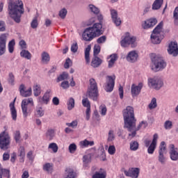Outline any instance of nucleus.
<instances>
[{
  "label": "nucleus",
  "instance_id": "f257e3e1",
  "mask_svg": "<svg viewBox=\"0 0 178 178\" xmlns=\"http://www.w3.org/2000/svg\"><path fill=\"white\" fill-rule=\"evenodd\" d=\"M8 13L10 17H12V19H13L16 23H20L22 15L24 13L23 1H22V0L10 1L8 3Z\"/></svg>",
  "mask_w": 178,
  "mask_h": 178
},
{
  "label": "nucleus",
  "instance_id": "f03ea898",
  "mask_svg": "<svg viewBox=\"0 0 178 178\" xmlns=\"http://www.w3.org/2000/svg\"><path fill=\"white\" fill-rule=\"evenodd\" d=\"M124 118V129H127L128 131L136 130V118L134 117V108L130 106H127L123 111Z\"/></svg>",
  "mask_w": 178,
  "mask_h": 178
},
{
  "label": "nucleus",
  "instance_id": "7ed1b4c3",
  "mask_svg": "<svg viewBox=\"0 0 178 178\" xmlns=\"http://www.w3.org/2000/svg\"><path fill=\"white\" fill-rule=\"evenodd\" d=\"M104 34L102 26L100 24H94L92 27L86 28L82 35L84 41H92L94 38Z\"/></svg>",
  "mask_w": 178,
  "mask_h": 178
},
{
  "label": "nucleus",
  "instance_id": "20e7f679",
  "mask_svg": "<svg viewBox=\"0 0 178 178\" xmlns=\"http://www.w3.org/2000/svg\"><path fill=\"white\" fill-rule=\"evenodd\" d=\"M152 60V70L153 72H161L166 67V62L163 60L162 57L157 56L155 54L151 55Z\"/></svg>",
  "mask_w": 178,
  "mask_h": 178
},
{
  "label": "nucleus",
  "instance_id": "39448f33",
  "mask_svg": "<svg viewBox=\"0 0 178 178\" xmlns=\"http://www.w3.org/2000/svg\"><path fill=\"white\" fill-rule=\"evenodd\" d=\"M90 86L88 88L87 96L92 101H97L98 99V86L97 85V81L95 79L92 78L90 79Z\"/></svg>",
  "mask_w": 178,
  "mask_h": 178
},
{
  "label": "nucleus",
  "instance_id": "423d86ee",
  "mask_svg": "<svg viewBox=\"0 0 178 178\" xmlns=\"http://www.w3.org/2000/svg\"><path fill=\"white\" fill-rule=\"evenodd\" d=\"M136 41V37L131 36L130 33L127 32L124 36H122V40L120 41L121 47L127 48V47L131 45V48H136L137 47V42Z\"/></svg>",
  "mask_w": 178,
  "mask_h": 178
},
{
  "label": "nucleus",
  "instance_id": "0eeeda50",
  "mask_svg": "<svg viewBox=\"0 0 178 178\" xmlns=\"http://www.w3.org/2000/svg\"><path fill=\"white\" fill-rule=\"evenodd\" d=\"M31 106H34L33 98L30 97L22 100L21 107L24 118H27L30 115Z\"/></svg>",
  "mask_w": 178,
  "mask_h": 178
},
{
  "label": "nucleus",
  "instance_id": "6e6552de",
  "mask_svg": "<svg viewBox=\"0 0 178 178\" xmlns=\"http://www.w3.org/2000/svg\"><path fill=\"white\" fill-rule=\"evenodd\" d=\"M9 145H10V136L8 132L4 131L0 134V148L6 151Z\"/></svg>",
  "mask_w": 178,
  "mask_h": 178
},
{
  "label": "nucleus",
  "instance_id": "1a4fd4ad",
  "mask_svg": "<svg viewBox=\"0 0 178 178\" xmlns=\"http://www.w3.org/2000/svg\"><path fill=\"white\" fill-rule=\"evenodd\" d=\"M163 27V22H160L156 28L153 30L151 35V41L152 44H161V38H159V35Z\"/></svg>",
  "mask_w": 178,
  "mask_h": 178
},
{
  "label": "nucleus",
  "instance_id": "9d476101",
  "mask_svg": "<svg viewBox=\"0 0 178 178\" xmlns=\"http://www.w3.org/2000/svg\"><path fill=\"white\" fill-rule=\"evenodd\" d=\"M148 83L154 90H161L163 87V81L160 78H150Z\"/></svg>",
  "mask_w": 178,
  "mask_h": 178
},
{
  "label": "nucleus",
  "instance_id": "9b49d317",
  "mask_svg": "<svg viewBox=\"0 0 178 178\" xmlns=\"http://www.w3.org/2000/svg\"><path fill=\"white\" fill-rule=\"evenodd\" d=\"M143 87H144V83L143 82H140L137 86L133 83L131 86V94L133 98L136 97H138L141 93V90H143Z\"/></svg>",
  "mask_w": 178,
  "mask_h": 178
},
{
  "label": "nucleus",
  "instance_id": "f8f14e48",
  "mask_svg": "<svg viewBox=\"0 0 178 178\" xmlns=\"http://www.w3.org/2000/svg\"><path fill=\"white\" fill-rule=\"evenodd\" d=\"M163 154H166V143L164 141H162L159 146V161H160L162 164L166 162V158Z\"/></svg>",
  "mask_w": 178,
  "mask_h": 178
},
{
  "label": "nucleus",
  "instance_id": "ddd939ff",
  "mask_svg": "<svg viewBox=\"0 0 178 178\" xmlns=\"http://www.w3.org/2000/svg\"><path fill=\"white\" fill-rule=\"evenodd\" d=\"M123 172L125 176H127L128 177L138 178V175H140V168H129L128 171L126 170H124Z\"/></svg>",
  "mask_w": 178,
  "mask_h": 178
},
{
  "label": "nucleus",
  "instance_id": "4468645a",
  "mask_svg": "<svg viewBox=\"0 0 178 178\" xmlns=\"http://www.w3.org/2000/svg\"><path fill=\"white\" fill-rule=\"evenodd\" d=\"M168 52L172 56H177L178 55V45L177 42H171L168 45Z\"/></svg>",
  "mask_w": 178,
  "mask_h": 178
},
{
  "label": "nucleus",
  "instance_id": "2eb2a0df",
  "mask_svg": "<svg viewBox=\"0 0 178 178\" xmlns=\"http://www.w3.org/2000/svg\"><path fill=\"white\" fill-rule=\"evenodd\" d=\"M111 19L113 20V22L115 26H119L120 24H122V19H120V17L118 15V11L115 9H111Z\"/></svg>",
  "mask_w": 178,
  "mask_h": 178
},
{
  "label": "nucleus",
  "instance_id": "dca6fc26",
  "mask_svg": "<svg viewBox=\"0 0 178 178\" xmlns=\"http://www.w3.org/2000/svg\"><path fill=\"white\" fill-rule=\"evenodd\" d=\"M108 80L106 81L104 90L106 91V92H112L115 87V78L108 76Z\"/></svg>",
  "mask_w": 178,
  "mask_h": 178
},
{
  "label": "nucleus",
  "instance_id": "f3484780",
  "mask_svg": "<svg viewBox=\"0 0 178 178\" xmlns=\"http://www.w3.org/2000/svg\"><path fill=\"white\" fill-rule=\"evenodd\" d=\"M19 92L22 97L27 98V97H31V95L33 94V89L31 87H29V89L26 90V86H24V84H21L19 86Z\"/></svg>",
  "mask_w": 178,
  "mask_h": 178
},
{
  "label": "nucleus",
  "instance_id": "a211bd4d",
  "mask_svg": "<svg viewBox=\"0 0 178 178\" xmlns=\"http://www.w3.org/2000/svg\"><path fill=\"white\" fill-rule=\"evenodd\" d=\"M6 35L3 34L0 36V56L6 52Z\"/></svg>",
  "mask_w": 178,
  "mask_h": 178
},
{
  "label": "nucleus",
  "instance_id": "6ab92c4d",
  "mask_svg": "<svg viewBox=\"0 0 178 178\" xmlns=\"http://www.w3.org/2000/svg\"><path fill=\"white\" fill-rule=\"evenodd\" d=\"M143 124H145L144 127H145L147 126V122L142 121L141 123L139 124L138 127H136V122H135V130L128 131L130 132L128 135L129 136L128 138L129 140H131V138H134V137H136V135L137 134V131H138V130L141 129Z\"/></svg>",
  "mask_w": 178,
  "mask_h": 178
},
{
  "label": "nucleus",
  "instance_id": "aec40b11",
  "mask_svg": "<svg viewBox=\"0 0 178 178\" xmlns=\"http://www.w3.org/2000/svg\"><path fill=\"white\" fill-rule=\"evenodd\" d=\"M143 124H145L144 127H145L147 126V122L142 121L141 123L139 124L138 127H136V122H135V130L128 131L130 132L128 135L129 136L128 138L129 140H131V138H134V137H136V135L137 134V131H138V130L141 129Z\"/></svg>",
  "mask_w": 178,
  "mask_h": 178
},
{
  "label": "nucleus",
  "instance_id": "412c9836",
  "mask_svg": "<svg viewBox=\"0 0 178 178\" xmlns=\"http://www.w3.org/2000/svg\"><path fill=\"white\" fill-rule=\"evenodd\" d=\"M138 58V54L136 51H131L129 53H128L126 59L127 62H129L130 63H134L135 62H137V58Z\"/></svg>",
  "mask_w": 178,
  "mask_h": 178
},
{
  "label": "nucleus",
  "instance_id": "4be33fe9",
  "mask_svg": "<svg viewBox=\"0 0 178 178\" xmlns=\"http://www.w3.org/2000/svg\"><path fill=\"white\" fill-rule=\"evenodd\" d=\"M51 94V90H47L45 93L44 94L43 97H38V102L40 104H48L49 102V97Z\"/></svg>",
  "mask_w": 178,
  "mask_h": 178
},
{
  "label": "nucleus",
  "instance_id": "5701e85b",
  "mask_svg": "<svg viewBox=\"0 0 178 178\" xmlns=\"http://www.w3.org/2000/svg\"><path fill=\"white\" fill-rule=\"evenodd\" d=\"M158 23V20L155 18H152L147 21H145L144 24H143V29L146 30L147 29H151V27H154L155 24Z\"/></svg>",
  "mask_w": 178,
  "mask_h": 178
},
{
  "label": "nucleus",
  "instance_id": "b1692460",
  "mask_svg": "<svg viewBox=\"0 0 178 178\" xmlns=\"http://www.w3.org/2000/svg\"><path fill=\"white\" fill-rule=\"evenodd\" d=\"M170 156L172 161H178V152L175 149V145H171V148L170 150Z\"/></svg>",
  "mask_w": 178,
  "mask_h": 178
},
{
  "label": "nucleus",
  "instance_id": "393cba45",
  "mask_svg": "<svg viewBox=\"0 0 178 178\" xmlns=\"http://www.w3.org/2000/svg\"><path fill=\"white\" fill-rule=\"evenodd\" d=\"M102 64V60H101V58H99L97 56H94L91 62V65L92 66V67H99Z\"/></svg>",
  "mask_w": 178,
  "mask_h": 178
},
{
  "label": "nucleus",
  "instance_id": "a878e982",
  "mask_svg": "<svg viewBox=\"0 0 178 178\" xmlns=\"http://www.w3.org/2000/svg\"><path fill=\"white\" fill-rule=\"evenodd\" d=\"M10 109L13 120H16L17 119V111L15 108V102L10 104Z\"/></svg>",
  "mask_w": 178,
  "mask_h": 178
},
{
  "label": "nucleus",
  "instance_id": "bb28decb",
  "mask_svg": "<svg viewBox=\"0 0 178 178\" xmlns=\"http://www.w3.org/2000/svg\"><path fill=\"white\" fill-rule=\"evenodd\" d=\"M33 90L34 97H40V95H41V86L38 83H34Z\"/></svg>",
  "mask_w": 178,
  "mask_h": 178
},
{
  "label": "nucleus",
  "instance_id": "cd10ccee",
  "mask_svg": "<svg viewBox=\"0 0 178 178\" xmlns=\"http://www.w3.org/2000/svg\"><path fill=\"white\" fill-rule=\"evenodd\" d=\"M10 178V170L6 168H0V178Z\"/></svg>",
  "mask_w": 178,
  "mask_h": 178
},
{
  "label": "nucleus",
  "instance_id": "c85d7f7f",
  "mask_svg": "<svg viewBox=\"0 0 178 178\" xmlns=\"http://www.w3.org/2000/svg\"><path fill=\"white\" fill-rule=\"evenodd\" d=\"M76 177V172L71 168H67L65 170V174L64 178H74Z\"/></svg>",
  "mask_w": 178,
  "mask_h": 178
},
{
  "label": "nucleus",
  "instance_id": "c756f323",
  "mask_svg": "<svg viewBox=\"0 0 178 178\" xmlns=\"http://www.w3.org/2000/svg\"><path fill=\"white\" fill-rule=\"evenodd\" d=\"M18 153H19V156H20V159H19L20 162H24V157L26 156V150L24 149V147L20 146Z\"/></svg>",
  "mask_w": 178,
  "mask_h": 178
},
{
  "label": "nucleus",
  "instance_id": "7c9ffc66",
  "mask_svg": "<svg viewBox=\"0 0 178 178\" xmlns=\"http://www.w3.org/2000/svg\"><path fill=\"white\" fill-rule=\"evenodd\" d=\"M51 60V57L49 56V54L47 52H42V62L44 65H47V63H49V60Z\"/></svg>",
  "mask_w": 178,
  "mask_h": 178
},
{
  "label": "nucleus",
  "instance_id": "2f4dec72",
  "mask_svg": "<svg viewBox=\"0 0 178 178\" xmlns=\"http://www.w3.org/2000/svg\"><path fill=\"white\" fill-rule=\"evenodd\" d=\"M111 60L108 61V67H113L115 62L118 60V54H113L110 56Z\"/></svg>",
  "mask_w": 178,
  "mask_h": 178
},
{
  "label": "nucleus",
  "instance_id": "473e14b6",
  "mask_svg": "<svg viewBox=\"0 0 178 178\" xmlns=\"http://www.w3.org/2000/svg\"><path fill=\"white\" fill-rule=\"evenodd\" d=\"M20 56H22V58L28 59V60L31 59V53H30L29 50L22 49V51L20 52Z\"/></svg>",
  "mask_w": 178,
  "mask_h": 178
},
{
  "label": "nucleus",
  "instance_id": "72a5a7b5",
  "mask_svg": "<svg viewBox=\"0 0 178 178\" xmlns=\"http://www.w3.org/2000/svg\"><path fill=\"white\" fill-rule=\"evenodd\" d=\"M162 3H163V0L154 1L152 5L153 10H158V9H161V6H162Z\"/></svg>",
  "mask_w": 178,
  "mask_h": 178
},
{
  "label": "nucleus",
  "instance_id": "f704fd0d",
  "mask_svg": "<svg viewBox=\"0 0 178 178\" xmlns=\"http://www.w3.org/2000/svg\"><path fill=\"white\" fill-rule=\"evenodd\" d=\"M80 145L83 148H86L88 146L92 147V145H94V141H88L87 139H85L84 140L80 142Z\"/></svg>",
  "mask_w": 178,
  "mask_h": 178
},
{
  "label": "nucleus",
  "instance_id": "c9c22d12",
  "mask_svg": "<svg viewBox=\"0 0 178 178\" xmlns=\"http://www.w3.org/2000/svg\"><path fill=\"white\" fill-rule=\"evenodd\" d=\"M7 81L10 86H15V74H13V72L8 73Z\"/></svg>",
  "mask_w": 178,
  "mask_h": 178
},
{
  "label": "nucleus",
  "instance_id": "e433bc0d",
  "mask_svg": "<svg viewBox=\"0 0 178 178\" xmlns=\"http://www.w3.org/2000/svg\"><path fill=\"white\" fill-rule=\"evenodd\" d=\"M90 51H91V45H88L85 49V59L86 63H90Z\"/></svg>",
  "mask_w": 178,
  "mask_h": 178
},
{
  "label": "nucleus",
  "instance_id": "4c0bfd02",
  "mask_svg": "<svg viewBox=\"0 0 178 178\" xmlns=\"http://www.w3.org/2000/svg\"><path fill=\"white\" fill-rule=\"evenodd\" d=\"M35 115L38 116V118H42V116L45 115V111L42 109V107H38L35 110Z\"/></svg>",
  "mask_w": 178,
  "mask_h": 178
},
{
  "label": "nucleus",
  "instance_id": "58836bf2",
  "mask_svg": "<svg viewBox=\"0 0 178 178\" xmlns=\"http://www.w3.org/2000/svg\"><path fill=\"white\" fill-rule=\"evenodd\" d=\"M129 145L131 151H137V149H138L139 144L138 142L136 140L131 141Z\"/></svg>",
  "mask_w": 178,
  "mask_h": 178
},
{
  "label": "nucleus",
  "instance_id": "ea45409f",
  "mask_svg": "<svg viewBox=\"0 0 178 178\" xmlns=\"http://www.w3.org/2000/svg\"><path fill=\"white\" fill-rule=\"evenodd\" d=\"M16 44V42H15V39H13L11 41L8 43V51L10 54H13V51H15V45Z\"/></svg>",
  "mask_w": 178,
  "mask_h": 178
},
{
  "label": "nucleus",
  "instance_id": "a19ab883",
  "mask_svg": "<svg viewBox=\"0 0 178 178\" xmlns=\"http://www.w3.org/2000/svg\"><path fill=\"white\" fill-rule=\"evenodd\" d=\"M67 105L68 111H72V109L74 108V99L73 97H71L68 99Z\"/></svg>",
  "mask_w": 178,
  "mask_h": 178
},
{
  "label": "nucleus",
  "instance_id": "79ce46f5",
  "mask_svg": "<svg viewBox=\"0 0 178 178\" xmlns=\"http://www.w3.org/2000/svg\"><path fill=\"white\" fill-rule=\"evenodd\" d=\"M156 148V144L152 143L147 148L148 154H149L150 155H152V154H154V152H155Z\"/></svg>",
  "mask_w": 178,
  "mask_h": 178
},
{
  "label": "nucleus",
  "instance_id": "37998d69",
  "mask_svg": "<svg viewBox=\"0 0 178 178\" xmlns=\"http://www.w3.org/2000/svg\"><path fill=\"white\" fill-rule=\"evenodd\" d=\"M92 178H106V172L104 171L102 172H96Z\"/></svg>",
  "mask_w": 178,
  "mask_h": 178
},
{
  "label": "nucleus",
  "instance_id": "c03bdc74",
  "mask_svg": "<svg viewBox=\"0 0 178 178\" xmlns=\"http://www.w3.org/2000/svg\"><path fill=\"white\" fill-rule=\"evenodd\" d=\"M174 23L175 26L178 25V7H176L173 12Z\"/></svg>",
  "mask_w": 178,
  "mask_h": 178
},
{
  "label": "nucleus",
  "instance_id": "a18cd8bd",
  "mask_svg": "<svg viewBox=\"0 0 178 178\" xmlns=\"http://www.w3.org/2000/svg\"><path fill=\"white\" fill-rule=\"evenodd\" d=\"M48 140H52L55 137V131L54 129H49L46 134Z\"/></svg>",
  "mask_w": 178,
  "mask_h": 178
},
{
  "label": "nucleus",
  "instance_id": "49530a36",
  "mask_svg": "<svg viewBox=\"0 0 178 178\" xmlns=\"http://www.w3.org/2000/svg\"><path fill=\"white\" fill-rule=\"evenodd\" d=\"M101 52V46L95 44L93 48V56H98V54Z\"/></svg>",
  "mask_w": 178,
  "mask_h": 178
},
{
  "label": "nucleus",
  "instance_id": "de8ad7c7",
  "mask_svg": "<svg viewBox=\"0 0 178 178\" xmlns=\"http://www.w3.org/2000/svg\"><path fill=\"white\" fill-rule=\"evenodd\" d=\"M148 106L149 109H155V108L158 106V104H156V98H152Z\"/></svg>",
  "mask_w": 178,
  "mask_h": 178
},
{
  "label": "nucleus",
  "instance_id": "09e8293b",
  "mask_svg": "<svg viewBox=\"0 0 178 178\" xmlns=\"http://www.w3.org/2000/svg\"><path fill=\"white\" fill-rule=\"evenodd\" d=\"M89 8H90V10H91V12H92V13H94L95 15H99V8H98L95 6H94L92 4H90L89 5Z\"/></svg>",
  "mask_w": 178,
  "mask_h": 178
},
{
  "label": "nucleus",
  "instance_id": "8fccbe9b",
  "mask_svg": "<svg viewBox=\"0 0 178 178\" xmlns=\"http://www.w3.org/2000/svg\"><path fill=\"white\" fill-rule=\"evenodd\" d=\"M49 149H52L53 152L56 154V152H58V149H59V147H58V145H56V143H52L49 145Z\"/></svg>",
  "mask_w": 178,
  "mask_h": 178
},
{
  "label": "nucleus",
  "instance_id": "3c124183",
  "mask_svg": "<svg viewBox=\"0 0 178 178\" xmlns=\"http://www.w3.org/2000/svg\"><path fill=\"white\" fill-rule=\"evenodd\" d=\"M69 77V74L67 72H63L57 79L58 81H63V80H67Z\"/></svg>",
  "mask_w": 178,
  "mask_h": 178
},
{
  "label": "nucleus",
  "instance_id": "603ef678",
  "mask_svg": "<svg viewBox=\"0 0 178 178\" xmlns=\"http://www.w3.org/2000/svg\"><path fill=\"white\" fill-rule=\"evenodd\" d=\"M31 29H37L38 27V18L35 17L31 22Z\"/></svg>",
  "mask_w": 178,
  "mask_h": 178
},
{
  "label": "nucleus",
  "instance_id": "864d4df0",
  "mask_svg": "<svg viewBox=\"0 0 178 178\" xmlns=\"http://www.w3.org/2000/svg\"><path fill=\"white\" fill-rule=\"evenodd\" d=\"M173 127V123L170 120H166L164 123V129L165 130H170Z\"/></svg>",
  "mask_w": 178,
  "mask_h": 178
},
{
  "label": "nucleus",
  "instance_id": "5fc2aeb1",
  "mask_svg": "<svg viewBox=\"0 0 178 178\" xmlns=\"http://www.w3.org/2000/svg\"><path fill=\"white\" fill-rule=\"evenodd\" d=\"M66 15H67V10H66V8H63L59 11L58 16L61 19H65V17H66Z\"/></svg>",
  "mask_w": 178,
  "mask_h": 178
},
{
  "label": "nucleus",
  "instance_id": "6e6d98bb",
  "mask_svg": "<svg viewBox=\"0 0 178 178\" xmlns=\"http://www.w3.org/2000/svg\"><path fill=\"white\" fill-rule=\"evenodd\" d=\"M53 165L50 163H47L43 165V170H45L46 172H51L52 170Z\"/></svg>",
  "mask_w": 178,
  "mask_h": 178
},
{
  "label": "nucleus",
  "instance_id": "4d7b16f0",
  "mask_svg": "<svg viewBox=\"0 0 178 178\" xmlns=\"http://www.w3.org/2000/svg\"><path fill=\"white\" fill-rule=\"evenodd\" d=\"M100 159L102 161H106V154H105V149L103 147H100Z\"/></svg>",
  "mask_w": 178,
  "mask_h": 178
},
{
  "label": "nucleus",
  "instance_id": "13d9d810",
  "mask_svg": "<svg viewBox=\"0 0 178 178\" xmlns=\"http://www.w3.org/2000/svg\"><path fill=\"white\" fill-rule=\"evenodd\" d=\"M113 140H115L114 131H113V130H110L108 131V136L107 141L111 142V141H113Z\"/></svg>",
  "mask_w": 178,
  "mask_h": 178
},
{
  "label": "nucleus",
  "instance_id": "bf43d9fd",
  "mask_svg": "<svg viewBox=\"0 0 178 178\" xmlns=\"http://www.w3.org/2000/svg\"><path fill=\"white\" fill-rule=\"evenodd\" d=\"M76 149H77V146L74 143H72L69 146V151L70 154H74L76 152Z\"/></svg>",
  "mask_w": 178,
  "mask_h": 178
},
{
  "label": "nucleus",
  "instance_id": "052dcab7",
  "mask_svg": "<svg viewBox=\"0 0 178 178\" xmlns=\"http://www.w3.org/2000/svg\"><path fill=\"white\" fill-rule=\"evenodd\" d=\"M82 105L86 108L91 107V104L90 103V101L88 100V98L83 99Z\"/></svg>",
  "mask_w": 178,
  "mask_h": 178
},
{
  "label": "nucleus",
  "instance_id": "680f3d73",
  "mask_svg": "<svg viewBox=\"0 0 178 178\" xmlns=\"http://www.w3.org/2000/svg\"><path fill=\"white\" fill-rule=\"evenodd\" d=\"M83 163H90L91 162V154H88L83 157Z\"/></svg>",
  "mask_w": 178,
  "mask_h": 178
},
{
  "label": "nucleus",
  "instance_id": "e2e57ef3",
  "mask_svg": "<svg viewBox=\"0 0 178 178\" xmlns=\"http://www.w3.org/2000/svg\"><path fill=\"white\" fill-rule=\"evenodd\" d=\"M108 152L110 155H115V152H116V147H115V145H110L108 147Z\"/></svg>",
  "mask_w": 178,
  "mask_h": 178
},
{
  "label": "nucleus",
  "instance_id": "0e129e2a",
  "mask_svg": "<svg viewBox=\"0 0 178 178\" xmlns=\"http://www.w3.org/2000/svg\"><path fill=\"white\" fill-rule=\"evenodd\" d=\"M60 87L63 89V90H67V88H69V87H70V85L69 84V81H64L60 83Z\"/></svg>",
  "mask_w": 178,
  "mask_h": 178
},
{
  "label": "nucleus",
  "instance_id": "69168bd1",
  "mask_svg": "<svg viewBox=\"0 0 178 178\" xmlns=\"http://www.w3.org/2000/svg\"><path fill=\"white\" fill-rule=\"evenodd\" d=\"M14 138H15L16 143H19L20 141V138H22V136H20L19 131H15Z\"/></svg>",
  "mask_w": 178,
  "mask_h": 178
},
{
  "label": "nucleus",
  "instance_id": "338daca9",
  "mask_svg": "<svg viewBox=\"0 0 178 178\" xmlns=\"http://www.w3.org/2000/svg\"><path fill=\"white\" fill-rule=\"evenodd\" d=\"M72 60H70L69 58L66 59V61L64 64V67L65 69H69V67H70V66H72Z\"/></svg>",
  "mask_w": 178,
  "mask_h": 178
},
{
  "label": "nucleus",
  "instance_id": "774afa93",
  "mask_svg": "<svg viewBox=\"0 0 178 178\" xmlns=\"http://www.w3.org/2000/svg\"><path fill=\"white\" fill-rule=\"evenodd\" d=\"M106 41V35L101 36L97 40V44H104V42H105Z\"/></svg>",
  "mask_w": 178,
  "mask_h": 178
}]
</instances>
